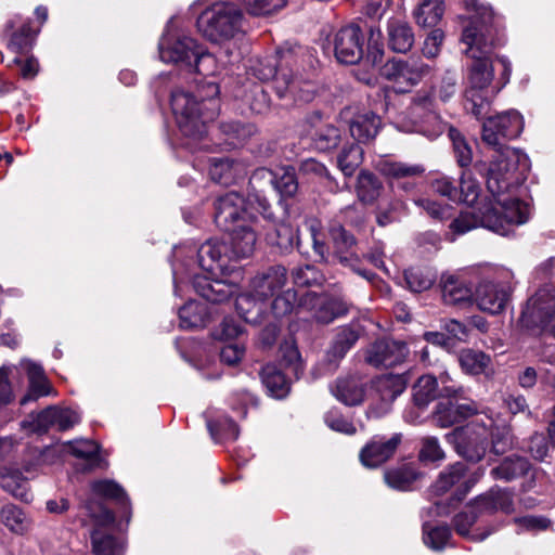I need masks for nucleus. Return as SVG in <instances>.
<instances>
[{"label": "nucleus", "instance_id": "nucleus-1", "mask_svg": "<svg viewBox=\"0 0 555 555\" xmlns=\"http://www.w3.org/2000/svg\"><path fill=\"white\" fill-rule=\"evenodd\" d=\"M522 129V116L514 109L489 117L483 121L482 141L494 151L486 181L489 192L498 193L519 183L529 170L528 157L504 143L517 138Z\"/></svg>", "mask_w": 555, "mask_h": 555}, {"label": "nucleus", "instance_id": "nucleus-2", "mask_svg": "<svg viewBox=\"0 0 555 555\" xmlns=\"http://www.w3.org/2000/svg\"><path fill=\"white\" fill-rule=\"evenodd\" d=\"M462 42L466 46L464 53L472 59L467 72V87L465 89V109L481 119L490 106V86L493 80L491 54L499 42L498 36L486 27V33H477V28L465 26Z\"/></svg>", "mask_w": 555, "mask_h": 555}, {"label": "nucleus", "instance_id": "nucleus-3", "mask_svg": "<svg viewBox=\"0 0 555 555\" xmlns=\"http://www.w3.org/2000/svg\"><path fill=\"white\" fill-rule=\"evenodd\" d=\"M219 86L215 81L205 82L196 96L176 90L171 93V109L181 133L194 141L202 140L207 133V124L219 114Z\"/></svg>", "mask_w": 555, "mask_h": 555}, {"label": "nucleus", "instance_id": "nucleus-4", "mask_svg": "<svg viewBox=\"0 0 555 555\" xmlns=\"http://www.w3.org/2000/svg\"><path fill=\"white\" fill-rule=\"evenodd\" d=\"M270 308L275 318L287 315L294 310L308 311L318 322L327 324L345 315L349 306L340 298H328L314 292L301 294L297 301V293L294 289H286L273 296Z\"/></svg>", "mask_w": 555, "mask_h": 555}, {"label": "nucleus", "instance_id": "nucleus-5", "mask_svg": "<svg viewBox=\"0 0 555 555\" xmlns=\"http://www.w3.org/2000/svg\"><path fill=\"white\" fill-rule=\"evenodd\" d=\"M215 223L222 231H230L246 222H256L257 217L262 216L264 219H271V205L264 196L255 193L245 199L237 192H228L214 203Z\"/></svg>", "mask_w": 555, "mask_h": 555}, {"label": "nucleus", "instance_id": "nucleus-6", "mask_svg": "<svg viewBox=\"0 0 555 555\" xmlns=\"http://www.w3.org/2000/svg\"><path fill=\"white\" fill-rule=\"evenodd\" d=\"M244 26L243 11L233 2H215L197 18L198 31L215 43L241 39L245 35Z\"/></svg>", "mask_w": 555, "mask_h": 555}, {"label": "nucleus", "instance_id": "nucleus-7", "mask_svg": "<svg viewBox=\"0 0 555 555\" xmlns=\"http://www.w3.org/2000/svg\"><path fill=\"white\" fill-rule=\"evenodd\" d=\"M526 177L501 192H490L494 198V205L485 207L482 210L481 224L500 235L506 236L512 233L515 225L524 224L528 221L530 209L529 206L518 198L506 196L517 188Z\"/></svg>", "mask_w": 555, "mask_h": 555}, {"label": "nucleus", "instance_id": "nucleus-8", "mask_svg": "<svg viewBox=\"0 0 555 555\" xmlns=\"http://www.w3.org/2000/svg\"><path fill=\"white\" fill-rule=\"evenodd\" d=\"M447 440L454 446L456 453L466 461H481L489 447L490 429L486 423L474 421L449 433Z\"/></svg>", "mask_w": 555, "mask_h": 555}, {"label": "nucleus", "instance_id": "nucleus-9", "mask_svg": "<svg viewBox=\"0 0 555 555\" xmlns=\"http://www.w3.org/2000/svg\"><path fill=\"white\" fill-rule=\"evenodd\" d=\"M29 460H24L21 467L13 464L0 466V487L3 491L23 502H30L33 493L29 479L34 478L39 465L37 449H28Z\"/></svg>", "mask_w": 555, "mask_h": 555}, {"label": "nucleus", "instance_id": "nucleus-10", "mask_svg": "<svg viewBox=\"0 0 555 555\" xmlns=\"http://www.w3.org/2000/svg\"><path fill=\"white\" fill-rule=\"evenodd\" d=\"M86 507L95 524V528L91 533L93 553L95 555H124V540L113 535L111 532L115 522L114 514L102 504L96 505V511L91 502Z\"/></svg>", "mask_w": 555, "mask_h": 555}, {"label": "nucleus", "instance_id": "nucleus-11", "mask_svg": "<svg viewBox=\"0 0 555 555\" xmlns=\"http://www.w3.org/2000/svg\"><path fill=\"white\" fill-rule=\"evenodd\" d=\"M430 73V66L420 59H391L382 67V75L393 83L396 92H408Z\"/></svg>", "mask_w": 555, "mask_h": 555}, {"label": "nucleus", "instance_id": "nucleus-12", "mask_svg": "<svg viewBox=\"0 0 555 555\" xmlns=\"http://www.w3.org/2000/svg\"><path fill=\"white\" fill-rule=\"evenodd\" d=\"M198 48L199 44L194 38L184 34H175L168 26L159 40L158 53L164 63L177 65L186 72L191 68Z\"/></svg>", "mask_w": 555, "mask_h": 555}, {"label": "nucleus", "instance_id": "nucleus-13", "mask_svg": "<svg viewBox=\"0 0 555 555\" xmlns=\"http://www.w3.org/2000/svg\"><path fill=\"white\" fill-rule=\"evenodd\" d=\"M435 90H420L412 102V114L414 116V131L424 134L429 139L439 137L446 129L447 122L442 120L435 108Z\"/></svg>", "mask_w": 555, "mask_h": 555}, {"label": "nucleus", "instance_id": "nucleus-14", "mask_svg": "<svg viewBox=\"0 0 555 555\" xmlns=\"http://www.w3.org/2000/svg\"><path fill=\"white\" fill-rule=\"evenodd\" d=\"M555 319V293L550 287L539 289L529 298L519 318L526 328L547 331Z\"/></svg>", "mask_w": 555, "mask_h": 555}, {"label": "nucleus", "instance_id": "nucleus-15", "mask_svg": "<svg viewBox=\"0 0 555 555\" xmlns=\"http://www.w3.org/2000/svg\"><path fill=\"white\" fill-rule=\"evenodd\" d=\"M376 169L390 181L392 189H399L406 193L415 189L416 180L425 172L423 165L396 162L388 158L379 159L376 163Z\"/></svg>", "mask_w": 555, "mask_h": 555}, {"label": "nucleus", "instance_id": "nucleus-16", "mask_svg": "<svg viewBox=\"0 0 555 555\" xmlns=\"http://www.w3.org/2000/svg\"><path fill=\"white\" fill-rule=\"evenodd\" d=\"M511 293L508 281H482L476 288L474 300L481 311L499 314L505 309Z\"/></svg>", "mask_w": 555, "mask_h": 555}, {"label": "nucleus", "instance_id": "nucleus-17", "mask_svg": "<svg viewBox=\"0 0 555 555\" xmlns=\"http://www.w3.org/2000/svg\"><path fill=\"white\" fill-rule=\"evenodd\" d=\"M334 52L338 62L356 64L363 57L364 37L358 25L341 27L333 39Z\"/></svg>", "mask_w": 555, "mask_h": 555}, {"label": "nucleus", "instance_id": "nucleus-18", "mask_svg": "<svg viewBox=\"0 0 555 555\" xmlns=\"http://www.w3.org/2000/svg\"><path fill=\"white\" fill-rule=\"evenodd\" d=\"M408 380L403 374H384L373 380V388L380 400L378 408H370L369 415L379 417L386 414L393 400L406 388Z\"/></svg>", "mask_w": 555, "mask_h": 555}, {"label": "nucleus", "instance_id": "nucleus-19", "mask_svg": "<svg viewBox=\"0 0 555 555\" xmlns=\"http://www.w3.org/2000/svg\"><path fill=\"white\" fill-rule=\"evenodd\" d=\"M409 354L405 343L380 339L373 343L365 352V361L374 366H393L402 363Z\"/></svg>", "mask_w": 555, "mask_h": 555}, {"label": "nucleus", "instance_id": "nucleus-20", "mask_svg": "<svg viewBox=\"0 0 555 555\" xmlns=\"http://www.w3.org/2000/svg\"><path fill=\"white\" fill-rule=\"evenodd\" d=\"M401 440V434H395L390 438L374 436L360 451L361 464L369 468L380 466L392 457Z\"/></svg>", "mask_w": 555, "mask_h": 555}, {"label": "nucleus", "instance_id": "nucleus-21", "mask_svg": "<svg viewBox=\"0 0 555 555\" xmlns=\"http://www.w3.org/2000/svg\"><path fill=\"white\" fill-rule=\"evenodd\" d=\"M30 417L31 429L36 433H44L51 427L67 430L80 421L78 412L59 406H49L36 415L31 414Z\"/></svg>", "mask_w": 555, "mask_h": 555}, {"label": "nucleus", "instance_id": "nucleus-22", "mask_svg": "<svg viewBox=\"0 0 555 555\" xmlns=\"http://www.w3.org/2000/svg\"><path fill=\"white\" fill-rule=\"evenodd\" d=\"M275 92L280 99L291 98L296 103L313 100L315 89L311 81L294 78L289 70L275 78Z\"/></svg>", "mask_w": 555, "mask_h": 555}, {"label": "nucleus", "instance_id": "nucleus-23", "mask_svg": "<svg viewBox=\"0 0 555 555\" xmlns=\"http://www.w3.org/2000/svg\"><path fill=\"white\" fill-rule=\"evenodd\" d=\"M486 515L485 512H480L478 507L475 506V500L468 504L464 511L456 514L453 518V527L455 529V532L474 542H480L483 541L486 538H488L492 532H494L498 527H490L487 530H480L479 527L470 530V527L477 522V520Z\"/></svg>", "mask_w": 555, "mask_h": 555}, {"label": "nucleus", "instance_id": "nucleus-24", "mask_svg": "<svg viewBox=\"0 0 555 555\" xmlns=\"http://www.w3.org/2000/svg\"><path fill=\"white\" fill-rule=\"evenodd\" d=\"M286 283V269L282 266L269 268L267 271L257 274L249 285V289L264 304L275 296Z\"/></svg>", "mask_w": 555, "mask_h": 555}, {"label": "nucleus", "instance_id": "nucleus-25", "mask_svg": "<svg viewBox=\"0 0 555 555\" xmlns=\"http://www.w3.org/2000/svg\"><path fill=\"white\" fill-rule=\"evenodd\" d=\"M195 292L207 301L221 304L232 297L237 285L223 280H212L205 275H195L193 279Z\"/></svg>", "mask_w": 555, "mask_h": 555}, {"label": "nucleus", "instance_id": "nucleus-26", "mask_svg": "<svg viewBox=\"0 0 555 555\" xmlns=\"http://www.w3.org/2000/svg\"><path fill=\"white\" fill-rule=\"evenodd\" d=\"M198 264L206 272L222 270L225 259H233L228 244L219 240H208L197 250Z\"/></svg>", "mask_w": 555, "mask_h": 555}, {"label": "nucleus", "instance_id": "nucleus-27", "mask_svg": "<svg viewBox=\"0 0 555 555\" xmlns=\"http://www.w3.org/2000/svg\"><path fill=\"white\" fill-rule=\"evenodd\" d=\"M256 222L237 224L236 228L228 231L230 233V253L233 259L249 257L257 242Z\"/></svg>", "mask_w": 555, "mask_h": 555}, {"label": "nucleus", "instance_id": "nucleus-28", "mask_svg": "<svg viewBox=\"0 0 555 555\" xmlns=\"http://www.w3.org/2000/svg\"><path fill=\"white\" fill-rule=\"evenodd\" d=\"M462 391V387L443 386L440 389L441 401L437 404L434 420L437 426L441 428L450 427L460 423L459 410L456 409V393Z\"/></svg>", "mask_w": 555, "mask_h": 555}, {"label": "nucleus", "instance_id": "nucleus-29", "mask_svg": "<svg viewBox=\"0 0 555 555\" xmlns=\"http://www.w3.org/2000/svg\"><path fill=\"white\" fill-rule=\"evenodd\" d=\"M475 506L485 514H493L496 511L511 514L514 512L513 493L507 489L491 488L488 492L475 499Z\"/></svg>", "mask_w": 555, "mask_h": 555}, {"label": "nucleus", "instance_id": "nucleus-30", "mask_svg": "<svg viewBox=\"0 0 555 555\" xmlns=\"http://www.w3.org/2000/svg\"><path fill=\"white\" fill-rule=\"evenodd\" d=\"M288 57V53L278 52L274 55L263 59H255L248 67V74L260 81L273 79V88L275 89V78L282 73H287V70L282 67V63L279 65V61L287 63Z\"/></svg>", "mask_w": 555, "mask_h": 555}, {"label": "nucleus", "instance_id": "nucleus-31", "mask_svg": "<svg viewBox=\"0 0 555 555\" xmlns=\"http://www.w3.org/2000/svg\"><path fill=\"white\" fill-rule=\"evenodd\" d=\"M247 173L243 163L230 158H211L209 175L211 179L221 184H231Z\"/></svg>", "mask_w": 555, "mask_h": 555}, {"label": "nucleus", "instance_id": "nucleus-32", "mask_svg": "<svg viewBox=\"0 0 555 555\" xmlns=\"http://www.w3.org/2000/svg\"><path fill=\"white\" fill-rule=\"evenodd\" d=\"M17 25L18 29L11 33L8 43V48L16 54L24 53L29 50L39 31V28L33 29L29 26V23L23 22L21 16H15L13 20H10L5 25V31L13 30Z\"/></svg>", "mask_w": 555, "mask_h": 555}, {"label": "nucleus", "instance_id": "nucleus-33", "mask_svg": "<svg viewBox=\"0 0 555 555\" xmlns=\"http://www.w3.org/2000/svg\"><path fill=\"white\" fill-rule=\"evenodd\" d=\"M388 46L398 53H406L414 44L412 27L403 20L390 18L387 23Z\"/></svg>", "mask_w": 555, "mask_h": 555}, {"label": "nucleus", "instance_id": "nucleus-34", "mask_svg": "<svg viewBox=\"0 0 555 555\" xmlns=\"http://www.w3.org/2000/svg\"><path fill=\"white\" fill-rule=\"evenodd\" d=\"M380 127V118L373 112L359 113L350 120L349 131L358 143L374 139Z\"/></svg>", "mask_w": 555, "mask_h": 555}, {"label": "nucleus", "instance_id": "nucleus-35", "mask_svg": "<svg viewBox=\"0 0 555 555\" xmlns=\"http://www.w3.org/2000/svg\"><path fill=\"white\" fill-rule=\"evenodd\" d=\"M237 313L248 323H260L267 312L268 305L249 289L240 294L235 299Z\"/></svg>", "mask_w": 555, "mask_h": 555}, {"label": "nucleus", "instance_id": "nucleus-36", "mask_svg": "<svg viewBox=\"0 0 555 555\" xmlns=\"http://www.w3.org/2000/svg\"><path fill=\"white\" fill-rule=\"evenodd\" d=\"M463 2L465 8L473 12L466 26L474 25L478 34L486 33V27H489L491 33L498 36L494 13L490 7L479 3L478 0H463Z\"/></svg>", "mask_w": 555, "mask_h": 555}, {"label": "nucleus", "instance_id": "nucleus-37", "mask_svg": "<svg viewBox=\"0 0 555 555\" xmlns=\"http://www.w3.org/2000/svg\"><path fill=\"white\" fill-rule=\"evenodd\" d=\"M331 391L337 400L346 405L360 404L364 399L362 383L353 377L338 379Z\"/></svg>", "mask_w": 555, "mask_h": 555}, {"label": "nucleus", "instance_id": "nucleus-38", "mask_svg": "<svg viewBox=\"0 0 555 555\" xmlns=\"http://www.w3.org/2000/svg\"><path fill=\"white\" fill-rule=\"evenodd\" d=\"M26 370L29 380V389L22 398L21 404H26L28 401L37 400L38 398L48 396L51 392V386L40 365L36 363H28Z\"/></svg>", "mask_w": 555, "mask_h": 555}, {"label": "nucleus", "instance_id": "nucleus-39", "mask_svg": "<svg viewBox=\"0 0 555 555\" xmlns=\"http://www.w3.org/2000/svg\"><path fill=\"white\" fill-rule=\"evenodd\" d=\"M531 469L530 463L521 456L505 457L500 465L492 468L491 475L494 479L512 481L524 476Z\"/></svg>", "mask_w": 555, "mask_h": 555}, {"label": "nucleus", "instance_id": "nucleus-40", "mask_svg": "<svg viewBox=\"0 0 555 555\" xmlns=\"http://www.w3.org/2000/svg\"><path fill=\"white\" fill-rule=\"evenodd\" d=\"M442 298L447 305H459L469 301L473 297L470 287L465 282L459 280L454 275H443L442 280Z\"/></svg>", "mask_w": 555, "mask_h": 555}, {"label": "nucleus", "instance_id": "nucleus-41", "mask_svg": "<svg viewBox=\"0 0 555 555\" xmlns=\"http://www.w3.org/2000/svg\"><path fill=\"white\" fill-rule=\"evenodd\" d=\"M260 375L262 384L272 397L282 399L287 396L289 382L276 365L267 364L262 367Z\"/></svg>", "mask_w": 555, "mask_h": 555}, {"label": "nucleus", "instance_id": "nucleus-42", "mask_svg": "<svg viewBox=\"0 0 555 555\" xmlns=\"http://www.w3.org/2000/svg\"><path fill=\"white\" fill-rule=\"evenodd\" d=\"M443 13V0H420L414 17L422 27H435L441 21Z\"/></svg>", "mask_w": 555, "mask_h": 555}, {"label": "nucleus", "instance_id": "nucleus-43", "mask_svg": "<svg viewBox=\"0 0 555 555\" xmlns=\"http://www.w3.org/2000/svg\"><path fill=\"white\" fill-rule=\"evenodd\" d=\"M335 254L341 263H349L357 257L353 251L354 237L343 227L333 228L331 231Z\"/></svg>", "mask_w": 555, "mask_h": 555}, {"label": "nucleus", "instance_id": "nucleus-44", "mask_svg": "<svg viewBox=\"0 0 555 555\" xmlns=\"http://www.w3.org/2000/svg\"><path fill=\"white\" fill-rule=\"evenodd\" d=\"M437 397H440L437 379L431 375L421 376L413 386L414 403L424 408Z\"/></svg>", "mask_w": 555, "mask_h": 555}, {"label": "nucleus", "instance_id": "nucleus-45", "mask_svg": "<svg viewBox=\"0 0 555 555\" xmlns=\"http://www.w3.org/2000/svg\"><path fill=\"white\" fill-rule=\"evenodd\" d=\"M363 160V150L358 143L345 145L337 156L338 168L346 177H351Z\"/></svg>", "mask_w": 555, "mask_h": 555}, {"label": "nucleus", "instance_id": "nucleus-46", "mask_svg": "<svg viewBox=\"0 0 555 555\" xmlns=\"http://www.w3.org/2000/svg\"><path fill=\"white\" fill-rule=\"evenodd\" d=\"M3 525L14 533L22 534L29 528V520L25 513L14 504L4 505L0 513Z\"/></svg>", "mask_w": 555, "mask_h": 555}, {"label": "nucleus", "instance_id": "nucleus-47", "mask_svg": "<svg viewBox=\"0 0 555 555\" xmlns=\"http://www.w3.org/2000/svg\"><path fill=\"white\" fill-rule=\"evenodd\" d=\"M180 326L194 328L205 325L206 308L196 301L190 300L179 310Z\"/></svg>", "mask_w": 555, "mask_h": 555}, {"label": "nucleus", "instance_id": "nucleus-48", "mask_svg": "<svg viewBox=\"0 0 555 555\" xmlns=\"http://www.w3.org/2000/svg\"><path fill=\"white\" fill-rule=\"evenodd\" d=\"M486 424L490 429V437L492 442L491 451L494 454H504L513 448L514 437L509 426L502 425L493 427V421L491 418H488V423Z\"/></svg>", "mask_w": 555, "mask_h": 555}, {"label": "nucleus", "instance_id": "nucleus-49", "mask_svg": "<svg viewBox=\"0 0 555 555\" xmlns=\"http://www.w3.org/2000/svg\"><path fill=\"white\" fill-rule=\"evenodd\" d=\"M273 190L281 197H293L298 191V182L293 167H281L275 170Z\"/></svg>", "mask_w": 555, "mask_h": 555}, {"label": "nucleus", "instance_id": "nucleus-50", "mask_svg": "<svg viewBox=\"0 0 555 555\" xmlns=\"http://www.w3.org/2000/svg\"><path fill=\"white\" fill-rule=\"evenodd\" d=\"M408 287L415 293L429 289L436 281V274L427 268H410L404 272Z\"/></svg>", "mask_w": 555, "mask_h": 555}, {"label": "nucleus", "instance_id": "nucleus-51", "mask_svg": "<svg viewBox=\"0 0 555 555\" xmlns=\"http://www.w3.org/2000/svg\"><path fill=\"white\" fill-rule=\"evenodd\" d=\"M459 362L464 372L478 375L485 372L490 363V358L481 351L466 349L460 353Z\"/></svg>", "mask_w": 555, "mask_h": 555}, {"label": "nucleus", "instance_id": "nucleus-52", "mask_svg": "<svg viewBox=\"0 0 555 555\" xmlns=\"http://www.w3.org/2000/svg\"><path fill=\"white\" fill-rule=\"evenodd\" d=\"M359 338L358 332L352 328L345 327L336 336L335 341L330 349L328 360L338 361L345 357L347 351L357 343Z\"/></svg>", "mask_w": 555, "mask_h": 555}, {"label": "nucleus", "instance_id": "nucleus-53", "mask_svg": "<svg viewBox=\"0 0 555 555\" xmlns=\"http://www.w3.org/2000/svg\"><path fill=\"white\" fill-rule=\"evenodd\" d=\"M380 182L371 172L361 171L358 176L357 193L363 203H373L379 195Z\"/></svg>", "mask_w": 555, "mask_h": 555}, {"label": "nucleus", "instance_id": "nucleus-54", "mask_svg": "<svg viewBox=\"0 0 555 555\" xmlns=\"http://www.w3.org/2000/svg\"><path fill=\"white\" fill-rule=\"evenodd\" d=\"M416 477L414 469L406 465L385 473L386 483L390 488L401 491L409 490Z\"/></svg>", "mask_w": 555, "mask_h": 555}, {"label": "nucleus", "instance_id": "nucleus-55", "mask_svg": "<svg viewBox=\"0 0 555 555\" xmlns=\"http://www.w3.org/2000/svg\"><path fill=\"white\" fill-rule=\"evenodd\" d=\"M207 427L216 441H234L240 434L237 425L228 417L207 421Z\"/></svg>", "mask_w": 555, "mask_h": 555}, {"label": "nucleus", "instance_id": "nucleus-56", "mask_svg": "<svg viewBox=\"0 0 555 555\" xmlns=\"http://www.w3.org/2000/svg\"><path fill=\"white\" fill-rule=\"evenodd\" d=\"M191 68H188L186 73H197L203 76H214L219 70L218 62L211 53L207 52L201 44L198 53L192 62Z\"/></svg>", "mask_w": 555, "mask_h": 555}, {"label": "nucleus", "instance_id": "nucleus-57", "mask_svg": "<svg viewBox=\"0 0 555 555\" xmlns=\"http://www.w3.org/2000/svg\"><path fill=\"white\" fill-rule=\"evenodd\" d=\"M242 3L253 16H269L281 11L287 0H242Z\"/></svg>", "mask_w": 555, "mask_h": 555}, {"label": "nucleus", "instance_id": "nucleus-58", "mask_svg": "<svg viewBox=\"0 0 555 555\" xmlns=\"http://www.w3.org/2000/svg\"><path fill=\"white\" fill-rule=\"evenodd\" d=\"M340 131L332 125H326L315 130L312 135V143L318 151L325 152L338 145Z\"/></svg>", "mask_w": 555, "mask_h": 555}, {"label": "nucleus", "instance_id": "nucleus-59", "mask_svg": "<svg viewBox=\"0 0 555 555\" xmlns=\"http://www.w3.org/2000/svg\"><path fill=\"white\" fill-rule=\"evenodd\" d=\"M451 538V531L448 526L433 527L424 525V542L435 551L442 550Z\"/></svg>", "mask_w": 555, "mask_h": 555}, {"label": "nucleus", "instance_id": "nucleus-60", "mask_svg": "<svg viewBox=\"0 0 555 555\" xmlns=\"http://www.w3.org/2000/svg\"><path fill=\"white\" fill-rule=\"evenodd\" d=\"M92 491L96 495L113 499L119 503L126 504L128 502V498L124 489L112 480H99L93 482Z\"/></svg>", "mask_w": 555, "mask_h": 555}, {"label": "nucleus", "instance_id": "nucleus-61", "mask_svg": "<svg viewBox=\"0 0 555 555\" xmlns=\"http://www.w3.org/2000/svg\"><path fill=\"white\" fill-rule=\"evenodd\" d=\"M466 470V465L462 462H457L453 465H450L446 470H443L439 479L436 482V488L438 491H447L452 486L457 483L462 477L464 476V473Z\"/></svg>", "mask_w": 555, "mask_h": 555}, {"label": "nucleus", "instance_id": "nucleus-62", "mask_svg": "<svg viewBox=\"0 0 555 555\" xmlns=\"http://www.w3.org/2000/svg\"><path fill=\"white\" fill-rule=\"evenodd\" d=\"M446 454L436 437H424L421 441L418 459L422 462L442 461Z\"/></svg>", "mask_w": 555, "mask_h": 555}, {"label": "nucleus", "instance_id": "nucleus-63", "mask_svg": "<svg viewBox=\"0 0 555 555\" xmlns=\"http://www.w3.org/2000/svg\"><path fill=\"white\" fill-rule=\"evenodd\" d=\"M323 274L313 266H305L296 268L293 271V280L297 286H312L321 284Z\"/></svg>", "mask_w": 555, "mask_h": 555}, {"label": "nucleus", "instance_id": "nucleus-64", "mask_svg": "<svg viewBox=\"0 0 555 555\" xmlns=\"http://www.w3.org/2000/svg\"><path fill=\"white\" fill-rule=\"evenodd\" d=\"M480 193L479 183L472 177L469 171H464L460 182V198L466 204H474Z\"/></svg>", "mask_w": 555, "mask_h": 555}]
</instances>
